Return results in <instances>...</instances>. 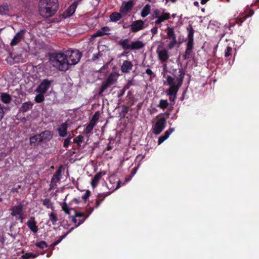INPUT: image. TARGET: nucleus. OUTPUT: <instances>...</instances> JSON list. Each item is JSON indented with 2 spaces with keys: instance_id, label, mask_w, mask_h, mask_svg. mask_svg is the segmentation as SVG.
Listing matches in <instances>:
<instances>
[{
  "instance_id": "51",
  "label": "nucleus",
  "mask_w": 259,
  "mask_h": 259,
  "mask_svg": "<svg viewBox=\"0 0 259 259\" xmlns=\"http://www.w3.org/2000/svg\"><path fill=\"white\" fill-rule=\"evenodd\" d=\"M21 188V186L20 185H18L15 187H13L11 189V192L13 193H18V190Z\"/></svg>"
},
{
  "instance_id": "24",
  "label": "nucleus",
  "mask_w": 259,
  "mask_h": 259,
  "mask_svg": "<svg viewBox=\"0 0 259 259\" xmlns=\"http://www.w3.org/2000/svg\"><path fill=\"white\" fill-rule=\"evenodd\" d=\"M63 166L60 165L55 173L54 174L53 176L52 177L51 180H53V181H55L56 182H59L61 180V174L62 171Z\"/></svg>"
},
{
  "instance_id": "36",
  "label": "nucleus",
  "mask_w": 259,
  "mask_h": 259,
  "mask_svg": "<svg viewBox=\"0 0 259 259\" xmlns=\"http://www.w3.org/2000/svg\"><path fill=\"white\" fill-rule=\"evenodd\" d=\"M49 220L51 221L52 225H55L57 224V222L58 221V218L55 213L54 212H51L49 215Z\"/></svg>"
},
{
  "instance_id": "31",
  "label": "nucleus",
  "mask_w": 259,
  "mask_h": 259,
  "mask_svg": "<svg viewBox=\"0 0 259 259\" xmlns=\"http://www.w3.org/2000/svg\"><path fill=\"white\" fill-rule=\"evenodd\" d=\"M150 13V6L149 4L146 5L143 8L141 15L143 18L146 17Z\"/></svg>"
},
{
  "instance_id": "37",
  "label": "nucleus",
  "mask_w": 259,
  "mask_h": 259,
  "mask_svg": "<svg viewBox=\"0 0 259 259\" xmlns=\"http://www.w3.org/2000/svg\"><path fill=\"white\" fill-rule=\"evenodd\" d=\"M9 10V6L7 4H4L0 6V13L1 14H6Z\"/></svg>"
},
{
  "instance_id": "16",
  "label": "nucleus",
  "mask_w": 259,
  "mask_h": 259,
  "mask_svg": "<svg viewBox=\"0 0 259 259\" xmlns=\"http://www.w3.org/2000/svg\"><path fill=\"white\" fill-rule=\"evenodd\" d=\"M158 58L159 60L162 62H166L168 58L169 55L168 51L165 49L157 51Z\"/></svg>"
},
{
  "instance_id": "32",
  "label": "nucleus",
  "mask_w": 259,
  "mask_h": 259,
  "mask_svg": "<svg viewBox=\"0 0 259 259\" xmlns=\"http://www.w3.org/2000/svg\"><path fill=\"white\" fill-rule=\"evenodd\" d=\"M111 86V85L109 83H108L106 80L102 82L101 87L100 89L99 95H102V94L104 93L105 90L107 88H110Z\"/></svg>"
},
{
  "instance_id": "29",
  "label": "nucleus",
  "mask_w": 259,
  "mask_h": 259,
  "mask_svg": "<svg viewBox=\"0 0 259 259\" xmlns=\"http://www.w3.org/2000/svg\"><path fill=\"white\" fill-rule=\"evenodd\" d=\"M1 101L5 104H9L12 101L11 96L7 93H2L1 94Z\"/></svg>"
},
{
  "instance_id": "43",
  "label": "nucleus",
  "mask_w": 259,
  "mask_h": 259,
  "mask_svg": "<svg viewBox=\"0 0 259 259\" xmlns=\"http://www.w3.org/2000/svg\"><path fill=\"white\" fill-rule=\"evenodd\" d=\"M42 204L45 206L47 208H51L52 203L49 198H46L42 200Z\"/></svg>"
},
{
  "instance_id": "8",
  "label": "nucleus",
  "mask_w": 259,
  "mask_h": 259,
  "mask_svg": "<svg viewBox=\"0 0 259 259\" xmlns=\"http://www.w3.org/2000/svg\"><path fill=\"white\" fill-rule=\"evenodd\" d=\"M166 31L167 38L170 40V42L168 45V48L169 49L171 50L174 48L178 42L176 35L173 27L168 26L166 29Z\"/></svg>"
},
{
  "instance_id": "40",
  "label": "nucleus",
  "mask_w": 259,
  "mask_h": 259,
  "mask_svg": "<svg viewBox=\"0 0 259 259\" xmlns=\"http://www.w3.org/2000/svg\"><path fill=\"white\" fill-rule=\"evenodd\" d=\"M43 94L44 93H38V94L35 97L34 100L36 103H40L44 101L45 97Z\"/></svg>"
},
{
  "instance_id": "10",
  "label": "nucleus",
  "mask_w": 259,
  "mask_h": 259,
  "mask_svg": "<svg viewBox=\"0 0 259 259\" xmlns=\"http://www.w3.org/2000/svg\"><path fill=\"white\" fill-rule=\"evenodd\" d=\"M52 82L48 79H44L37 86L35 91L37 93H45L50 88Z\"/></svg>"
},
{
  "instance_id": "34",
  "label": "nucleus",
  "mask_w": 259,
  "mask_h": 259,
  "mask_svg": "<svg viewBox=\"0 0 259 259\" xmlns=\"http://www.w3.org/2000/svg\"><path fill=\"white\" fill-rule=\"evenodd\" d=\"M106 80L112 85L117 80L116 76L114 73H111Z\"/></svg>"
},
{
  "instance_id": "48",
  "label": "nucleus",
  "mask_w": 259,
  "mask_h": 259,
  "mask_svg": "<svg viewBox=\"0 0 259 259\" xmlns=\"http://www.w3.org/2000/svg\"><path fill=\"white\" fill-rule=\"evenodd\" d=\"M91 192L90 190H87L85 191V193L82 196V199H83V200L84 202H86L87 201V200L88 199L90 196L91 195Z\"/></svg>"
},
{
  "instance_id": "5",
  "label": "nucleus",
  "mask_w": 259,
  "mask_h": 259,
  "mask_svg": "<svg viewBox=\"0 0 259 259\" xmlns=\"http://www.w3.org/2000/svg\"><path fill=\"white\" fill-rule=\"evenodd\" d=\"M166 80L167 84L170 86L169 89L166 92L167 95L169 96L174 95V96H176L181 85L176 83L175 78L170 75H167L166 77Z\"/></svg>"
},
{
  "instance_id": "49",
  "label": "nucleus",
  "mask_w": 259,
  "mask_h": 259,
  "mask_svg": "<svg viewBox=\"0 0 259 259\" xmlns=\"http://www.w3.org/2000/svg\"><path fill=\"white\" fill-rule=\"evenodd\" d=\"M71 136L70 135L68 137L64 140V143H63V147L65 148L68 147V146L69 145L70 143V140L71 139Z\"/></svg>"
},
{
  "instance_id": "47",
  "label": "nucleus",
  "mask_w": 259,
  "mask_h": 259,
  "mask_svg": "<svg viewBox=\"0 0 259 259\" xmlns=\"http://www.w3.org/2000/svg\"><path fill=\"white\" fill-rule=\"evenodd\" d=\"M73 228H71L70 230H69L66 233H65L64 235H62V236L60 237V239H58V240L56 241L55 242H54V244L55 245H57L59 243H60L61 242V241L64 239L65 238L66 236L71 232V231L73 229Z\"/></svg>"
},
{
  "instance_id": "58",
  "label": "nucleus",
  "mask_w": 259,
  "mask_h": 259,
  "mask_svg": "<svg viewBox=\"0 0 259 259\" xmlns=\"http://www.w3.org/2000/svg\"><path fill=\"white\" fill-rule=\"evenodd\" d=\"M157 31H158V27H156V26H155V27H153L151 29V32L152 34L153 35L157 34Z\"/></svg>"
},
{
  "instance_id": "56",
  "label": "nucleus",
  "mask_w": 259,
  "mask_h": 259,
  "mask_svg": "<svg viewBox=\"0 0 259 259\" xmlns=\"http://www.w3.org/2000/svg\"><path fill=\"white\" fill-rule=\"evenodd\" d=\"M121 108H122V112L123 113H124V114L127 113L128 111V108L126 106L124 105H122Z\"/></svg>"
},
{
  "instance_id": "39",
  "label": "nucleus",
  "mask_w": 259,
  "mask_h": 259,
  "mask_svg": "<svg viewBox=\"0 0 259 259\" xmlns=\"http://www.w3.org/2000/svg\"><path fill=\"white\" fill-rule=\"evenodd\" d=\"M61 207L62 210L64 211V212L68 215L70 214V210H72V208H69L66 202H64L63 203L61 204Z\"/></svg>"
},
{
  "instance_id": "14",
  "label": "nucleus",
  "mask_w": 259,
  "mask_h": 259,
  "mask_svg": "<svg viewBox=\"0 0 259 259\" xmlns=\"http://www.w3.org/2000/svg\"><path fill=\"white\" fill-rule=\"evenodd\" d=\"M77 6V2H73L63 13V16L64 18L72 16L75 12Z\"/></svg>"
},
{
  "instance_id": "55",
  "label": "nucleus",
  "mask_w": 259,
  "mask_h": 259,
  "mask_svg": "<svg viewBox=\"0 0 259 259\" xmlns=\"http://www.w3.org/2000/svg\"><path fill=\"white\" fill-rule=\"evenodd\" d=\"M166 139H167L163 135L160 136L158 140V145L163 143Z\"/></svg>"
},
{
  "instance_id": "11",
  "label": "nucleus",
  "mask_w": 259,
  "mask_h": 259,
  "mask_svg": "<svg viewBox=\"0 0 259 259\" xmlns=\"http://www.w3.org/2000/svg\"><path fill=\"white\" fill-rule=\"evenodd\" d=\"M144 23L143 20H139L133 21L130 25L131 31L137 32L144 28Z\"/></svg>"
},
{
  "instance_id": "26",
  "label": "nucleus",
  "mask_w": 259,
  "mask_h": 259,
  "mask_svg": "<svg viewBox=\"0 0 259 259\" xmlns=\"http://www.w3.org/2000/svg\"><path fill=\"white\" fill-rule=\"evenodd\" d=\"M130 40L128 38L120 39L118 44L122 47L124 50H131L130 45L129 44Z\"/></svg>"
},
{
  "instance_id": "1",
  "label": "nucleus",
  "mask_w": 259,
  "mask_h": 259,
  "mask_svg": "<svg viewBox=\"0 0 259 259\" xmlns=\"http://www.w3.org/2000/svg\"><path fill=\"white\" fill-rule=\"evenodd\" d=\"M58 0H39L38 11L44 18L53 16L58 10Z\"/></svg>"
},
{
  "instance_id": "13",
  "label": "nucleus",
  "mask_w": 259,
  "mask_h": 259,
  "mask_svg": "<svg viewBox=\"0 0 259 259\" xmlns=\"http://www.w3.org/2000/svg\"><path fill=\"white\" fill-rule=\"evenodd\" d=\"M24 205L22 203L12 207L10 210L11 211V215L12 217H16L18 215L22 214Z\"/></svg>"
},
{
  "instance_id": "3",
  "label": "nucleus",
  "mask_w": 259,
  "mask_h": 259,
  "mask_svg": "<svg viewBox=\"0 0 259 259\" xmlns=\"http://www.w3.org/2000/svg\"><path fill=\"white\" fill-rule=\"evenodd\" d=\"M187 30L188 31V41L185 54L183 55V58L185 60L189 59L192 58L194 55L192 50L194 48V30L192 25H190L189 27L187 28Z\"/></svg>"
},
{
  "instance_id": "9",
  "label": "nucleus",
  "mask_w": 259,
  "mask_h": 259,
  "mask_svg": "<svg viewBox=\"0 0 259 259\" xmlns=\"http://www.w3.org/2000/svg\"><path fill=\"white\" fill-rule=\"evenodd\" d=\"M26 30L25 29L20 30L14 36L13 38L10 42V46L14 47L17 45L21 41L24 39Z\"/></svg>"
},
{
  "instance_id": "7",
  "label": "nucleus",
  "mask_w": 259,
  "mask_h": 259,
  "mask_svg": "<svg viewBox=\"0 0 259 259\" xmlns=\"http://www.w3.org/2000/svg\"><path fill=\"white\" fill-rule=\"evenodd\" d=\"M160 118L156 122L153 128V133L155 135H159L164 130L166 125V118L163 115H160Z\"/></svg>"
},
{
  "instance_id": "63",
  "label": "nucleus",
  "mask_w": 259,
  "mask_h": 259,
  "mask_svg": "<svg viewBox=\"0 0 259 259\" xmlns=\"http://www.w3.org/2000/svg\"><path fill=\"white\" fill-rule=\"evenodd\" d=\"M170 131H168L167 130L164 133V135H163L166 139H167L169 135H170Z\"/></svg>"
},
{
  "instance_id": "45",
  "label": "nucleus",
  "mask_w": 259,
  "mask_h": 259,
  "mask_svg": "<svg viewBox=\"0 0 259 259\" xmlns=\"http://www.w3.org/2000/svg\"><path fill=\"white\" fill-rule=\"evenodd\" d=\"M233 49L230 46H227L225 50V56L226 57H229L232 55Z\"/></svg>"
},
{
  "instance_id": "28",
  "label": "nucleus",
  "mask_w": 259,
  "mask_h": 259,
  "mask_svg": "<svg viewBox=\"0 0 259 259\" xmlns=\"http://www.w3.org/2000/svg\"><path fill=\"white\" fill-rule=\"evenodd\" d=\"M179 74L177 78V80L178 81L177 83L182 85L183 82L184 76L185 75V71L183 68H181L179 69Z\"/></svg>"
},
{
  "instance_id": "15",
  "label": "nucleus",
  "mask_w": 259,
  "mask_h": 259,
  "mask_svg": "<svg viewBox=\"0 0 259 259\" xmlns=\"http://www.w3.org/2000/svg\"><path fill=\"white\" fill-rule=\"evenodd\" d=\"M27 225L30 230L34 233L38 231V227L36 225V222L35 221V218L31 217L27 222Z\"/></svg>"
},
{
  "instance_id": "38",
  "label": "nucleus",
  "mask_w": 259,
  "mask_h": 259,
  "mask_svg": "<svg viewBox=\"0 0 259 259\" xmlns=\"http://www.w3.org/2000/svg\"><path fill=\"white\" fill-rule=\"evenodd\" d=\"M168 106V103L167 100L161 99L159 101L158 106L161 109H164Z\"/></svg>"
},
{
  "instance_id": "53",
  "label": "nucleus",
  "mask_w": 259,
  "mask_h": 259,
  "mask_svg": "<svg viewBox=\"0 0 259 259\" xmlns=\"http://www.w3.org/2000/svg\"><path fill=\"white\" fill-rule=\"evenodd\" d=\"M57 182H55V181H53V180H51V183L50 184V188H49V190H51L52 189H53L55 187H56L57 186L56 185V183Z\"/></svg>"
},
{
  "instance_id": "25",
  "label": "nucleus",
  "mask_w": 259,
  "mask_h": 259,
  "mask_svg": "<svg viewBox=\"0 0 259 259\" xmlns=\"http://www.w3.org/2000/svg\"><path fill=\"white\" fill-rule=\"evenodd\" d=\"M111 192H109L99 194L97 196L98 198L96 200V204L95 205V207L97 208L98 207H99V205H100L101 203L102 202V201H103V200L104 199V198L106 196L110 195L111 194Z\"/></svg>"
},
{
  "instance_id": "54",
  "label": "nucleus",
  "mask_w": 259,
  "mask_h": 259,
  "mask_svg": "<svg viewBox=\"0 0 259 259\" xmlns=\"http://www.w3.org/2000/svg\"><path fill=\"white\" fill-rule=\"evenodd\" d=\"M100 56H101V54H100V53H98L97 54H94L92 58L93 61H95L98 60Z\"/></svg>"
},
{
  "instance_id": "17",
  "label": "nucleus",
  "mask_w": 259,
  "mask_h": 259,
  "mask_svg": "<svg viewBox=\"0 0 259 259\" xmlns=\"http://www.w3.org/2000/svg\"><path fill=\"white\" fill-rule=\"evenodd\" d=\"M68 124L67 122L62 123L58 128V132L60 137H64L67 135Z\"/></svg>"
},
{
  "instance_id": "46",
  "label": "nucleus",
  "mask_w": 259,
  "mask_h": 259,
  "mask_svg": "<svg viewBox=\"0 0 259 259\" xmlns=\"http://www.w3.org/2000/svg\"><path fill=\"white\" fill-rule=\"evenodd\" d=\"M37 256L36 254H34L31 252L30 253H26L25 254H23L21 258L23 259H28L29 258L32 257L35 258Z\"/></svg>"
},
{
  "instance_id": "60",
  "label": "nucleus",
  "mask_w": 259,
  "mask_h": 259,
  "mask_svg": "<svg viewBox=\"0 0 259 259\" xmlns=\"http://www.w3.org/2000/svg\"><path fill=\"white\" fill-rule=\"evenodd\" d=\"M94 208H96L95 206L90 207L89 209H87L88 214H86V215H89V216L91 214V213L93 211Z\"/></svg>"
},
{
  "instance_id": "21",
  "label": "nucleus",
  "mask_w": 259,
  "mask_h": 259,
  "mask_svg": "<svg viewBox=\"0 0 259 259\" xmlns=\"http://www.w3.org/2000/svg\"><path fill=\"white\" fill-rule=\"evenodd\" d=\"M145 46V44L140 40L132 41L130 45L131 50H139Z\"/></svg>"
},
{
  "instance_id": "61",
  "label": "nucleus",
  "mask_w": 259,
  "mask_h": 259,
  "mask_svg": "<svg viewBox=\"0 0 259 259\" xmlns=\"http://www.w3.org/2000/svg\"><path fill=\"white\" fill-rule=\"evenodd\" d=\"M246 17H247V16H245V17H243L240 18L237 20V23H239L240 25H241V23H243V22L245 20Z\"/></svg>"
},
{
  "instance_id": "4",
  "label": "nucleus",
  "mask_w": 259,
  "mask_h": 259,
  "mask_svg": "<svg viewBox=\"0 0 259 259\" xmlns=\"http://www.w3.org/2000/svg\"><path fill=\"white\" fill-rule=\"evenodd\" d=\"M64 56L68 62V66L76 64L80 60L82 54L78 50H68L64 52Z\"/></svg>"
},
{
  "instance_id": "2",
  "label": "nucleus",
  "mask_w": 259,
  "mask_h": 259,
  "mask_svg": "<svg viewBox=\"0 0 259 259\" xmlns=\"http://www.w3.org/2000/svg\"><path fill=\"white\" fill-rule=\"evenodd\" d=\"M64 56V53H55L50 56V62L53 67L61 71H65L68 69V62Z\"/></svg>"
},
{
  "instance_id": "52",
  "label": "nucleus",
  "mask_w": 259,
  "mask_h": 259,
  "mask_svg": "<svg viewBox=\"0 0 259 259\" xmlns=\"http://www.w3.org/2000/svg\"><path fill=\"white\" fill-rule=\"evenodd\" d=\"M133 85V81L132 80H129L127 83L123 87V89L126 91L128 90L132 85Z\"/></svg>"
},
{
  "instance_id": "42",
  "label": "nucleus",
  "mask_w": 259,
  "mask_h": 259,
  "mask_svg": "<svg viewBox=\"0 0 259 259\" xmlns=\"http://www.w3.org/2000/svg\"><path fill=\"white\" fill-rule=\"evenodd\" d=\"M99 115L98 112H96L95 114L92 117L91 120L90 121V123H92V124L96 125L97 122L99 119Z\"/></svg>"
},
{
  "instance_id": "30",
  "label": "nucleus",
  "mask_w": 259,
  "mask_h": 259,
  "mask_svg": "<svg viewBox=\"0 0 259 259\" xmlns=\"http://www.w3.org/2000/svg\"><path fill=\"white\" fill-rule=\"evenodd\" d=\"M41 140V138L40 137L39 134H36L35 135L33 136H32L30 138V145L31 146H35L36 145V143L37 142L38 143H41L42 142Z\"/></svg>"
},
{
  "instance_id": "57",
  "label": "nucleus",
  "mask_w": 259,
  "mask_h": 259,
  "mask_svg": "<svg viewBox=\"0 0 259 259\" xmlns=\"http://www.w3.org/2000/svg\"><path fill=\"white\" fill-rule=\"evenodd\" d=\"M4 116V111L3 107L2 106L1 104H0V121L2 119Z\"/></svg>"
},
{
  "instance_id": "59",
  "label": "nucleus",
  "mask_w": 259,
  "mask_h": 259,
  "mask_svg": "<svg viewBox=\"0 0 259 259\" xmlns=\"http://www.w3.org/2000/svg\"><path fill=\"white\" fill-rule=\"evenodd\" d=\"M125 91L122 88L117 94V97H121L125 93Z\"/></svg>"
},
{
  "instance_id": "64",
  "label": "nucleus",
  "mask_w": 259,
  "mask_h": 259,
  "mask_svg": "<svg viewBox=\"0 0 259 259\" xmlns=\"http://www.w3.org/2000/svg\"><path fill=\"white\" fill-rule=\"evenodd\" d=\"M176 98V96H174V95L169 96V99L170 101H174L175 99Z\"/></svg>"
},
{
  "instance_id": "35",
  "label": "nucleus",
  "mask_w": 259,
  "mask_h": 259,
  "mask_svg": "<svg viewBox=\"0 0 259 259\" xmlns=\"http://www.w3.org/2000/svg\"><path fill=\"white\" fill-rule=\"evenodd\" d=\"M95 125L92 124V123H91L89 122V123L87 125L86 127L84 128L83 133L84 134H85L87 135L90 134L92 133V131L93 130V128L94 127Z\"/></svg>"
},
{
  "instance_id": "12",
  "label": "nucleus",
  "mask_w": 259,
  "mask_h": 259,
  "mask_svg": "<svg viewBox=\"0 0 259 259\" xmlns=\"http://www.w3.org/2000/svg\"><path fill=\"white\" fill-rule=\"evenodd\" d=\"M134 6V2L132 0H130L127 2H124L120 9L121 13L126 15L127 12L130 11Z\"/></svg>"
},
{
  "instance_id": "20",
  "label": "nucleus",
  "mask_w": 259,
  "mask_h": 259,
  "mask_svg": "<svg viewBox=\"0 0 259 259\" xmlns=\"http://www.w3.org/2000/svg\"><path fill=\"white\" fill-rule=\"evenodd\" d=\"M133 64L130 61H124L121 67V70L123 73H127L132 70Z\"/></svg>"
},
{
  "instance_id": "23",
  "label": "nucleus",
  "mask_w": 259,
  "mask_h": 259,
  "mask_svg": "<svg viewBox=\"0 0 259 259\" xmlns=\"http://www.w3.org/2000/svg\"><path fill=\"white\" fill-rule=\"evenodd\" d=\"M110 30V28L108 26H104L94 33L93 36L94 37L102 36L105 34H107L108 33H107L106 32L109 31Z\"/></svg>"
},
{
  "instance_id": "62",
  "label": "nucleus",
  "mask_w": 259,
  "mask_h": 259,
  "mask_svg": "<svg viewBox=\"0 0 259 259\" xmlns=\"http://www.w3.org/2000/svg\"><path fill=\"white\" fill-rule=\"evenodd\" d=\"M146 73L148 75H152L153 74V72L151 69L148 68L146 70Z\"/></svg>"
},
{
  "instance_id": "27",
  "label": "nucleus",
  "mask_w": 259,
  "mask_h": 259,
  "mask_svg": "<svg viewBox=\"0 0 259 259\" xmlns=\"http://www.w3.org/2000/svg\"><path fill=\"white\" fill-rule=\"evenodd\" d=\"M33 104L31 102H26L22 104L20 110L22 112H26L32 109Z\"/></svg>"
},
{
  "instance_id": "41",
  "label": "nucleus",
  "mask_w": 259,
  "mask_h": 259,
  "mask_svg": "<svg viewBox=\"0 0 259 259\" xmlns=\"http://www.w3.org/2000/svg\"><path fill=\"white\" fill-rule=\"evenodd\" d=\"M35 246L40 249H44L48 247L47 243L45 241H41L40 242H36L35 243Z\"/></svg>"
},
{
  "instance_id": "19",
  "label": "nucleus",
  "mask_w": 259,
  "mask_h": 259,
  "mask_svg": "<svg viewBox=\"0 0 259 259\" xmlns=\"http://www.w3.org/2000/svg\"><path fill=\"white\" fill-rule=\"evenodd\" d=\"M40 137L42 142L49 141L53 138V135L50 131L47 130L41 132L40 134Z\"/></svg>"
},
{
  "instance_id": "6",
  "label": "nucleus",
  "mask_w": 259,
  "mask_h": 259,
  "mask_svg": "<svg viewBox=\"0 0 259 259\" xmlns=\"http://www.w3.org/2000/svg\"><path fill=\"white\" fill-rule=\"evenodd\" d=\"M88 217L89 215H86L83 212L75 211L73 215L69 217V219H71V222L75 224V227L76 228L82 224Z\"/></svg>"
},
{
  "instance_id": "33",
  "label": "nucleus",
  "mask_w": 259,
  "mask_h": 259,
  "mask_svg": "<svg viewBox=\"0 0 259 259\" xmlns=\"http://www.w3.org/2000/svg\"><path fill=\"white\" fill-rule=\"evenodd\" d=\"M121 17V14L117 12L112 13L110 16V20L112 22H116L120 20Z\"/></svg>"
},
{
  "instance_id": "50",
  "label": "nucleus",
  "mask_w": 259,
  "mask_h": 259,
  "mask_svg": "<svg viewBox=\"0 0 259 259\" xmlns=\"http://www.w3.org/2000/svg\"><path fill=\"white\" fill-rule=\"evenodd\" d=\"M160 11L158 9H155L153 11V13L152 14V17L154 18L158 19V17H159V16H160Z\"/></svg>"
},
{
  "instance_id": "44",
  "label": "nucleus",
  "mask_w": 259,
  "mask_h": 259,
  "mask_svg": "<svg viewBox=\"0 0 259 259\" xmlns=\"http://www.w3.org/2000/svg\"><path fill=\"white\" fill-rule=\"evenodd\" d=\"M83 141V137L81 135H79L73 139L74 143H76L78 145H80V144L82 143Z\"/></svg>"
},
{
  "instance_id": "22",
  "label": "nucleus",
  "mask_w": 259,
  "mask_h": 259,
  "mask_svg": "<svg viewBox=\"0 0 259 259\" xmlns=\"http://www.w3.org/2000/svg\"><path fill=\"white\" fill-rule=\"evenodd\" d=\"M106 173L105 172H99L98 173H97L95 176L93 178V179L92 180V182H91V185L93 187V188H95L96 187L100 180L101 179L102 176L103 175H105Z\"/></svg>"
},
{
  "instance_id": "18",
  "label": "nucleus",
  "mask_w": 259,
  "mask_h": 259,
  "mask_svg": "<svg viewBox=\"0 0 259 259\" xmlns=\"http://www.w3.org/2000/svg\"><path fill=\"white\" fill-rule=\"evenodd\" d=\"M170 14L168 12H163L158 17V19L155 21V25H158L164 22L165 20H167L170 19Z\"/></svg>"
}]
</instances>
